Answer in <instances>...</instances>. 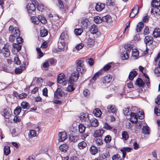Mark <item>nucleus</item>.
Segmentation results:
<instances>
[{
    "label": "nucleus",
    "mask_w": 160,
    "mask_h": 160,
    "mask_svg": "<svg viewBox=\"0 0 160 160\" xmlns=\"http://www.w3.org/2000/svg\"><path fill=\"white\" fill-rule=\"evenodd\" d=\"M125 50L122 54L123 60H126L129 58L128 54L132 48V47L130 44H125L124 46Z\"/></svg>",
    "instance_id": "nucleus-1"
},
{
    "label": "nucleus",
    "mask_w": 160,
    "mask_h": 160,
    "mask_svg": "<svg viewBox=\"0 0 160 160\" xmlns=\"http://www.w3.org/2000/svg\"><path fill=\"white\" fill-rule=\"evenodd\" d=\"M76 68L77 71L81 73H84L86 71L83 61L81 60H77L76 62Z\"/></svg>",
    "instance_id": "nucleus-2"
},
{
    "label": "nucleus",
    "mask_w": 160,
    "mask_h": 160,
    "mask_svg": "<svg viewBox=\"0 0 160 160\" xmlns=\"http://www.w3.org/2000/svg\"><path fill=\"white\" fill-rule=\"evenodd\" d=\"M9 31L11 35L16 37L19 36L20 32L18 28L17 27L14 28L13 26H10L9 28Z\"/></svg>",
    "instance_id": "nucleus-3"
},
{
    "label": "nucleus",
    "mask_w": 160,
    "mask_h": 160,
    "mask_svg": "<svg viewBox=\"0 0 160 160\" xmlns=\"http://www.w3.org/2000/svg\"><path fill=\"white\" fill-rule=\"evenodd\" d=\"M79 73L78 72L72 73L69 78L68 83L72 84L77 81L79 77Z\"/></svg>",
    "instance_id": "nucleus-4"
},
{
    "label": "nucleus",
    "mask_w": 160,
    "mask_h": 160,
    "mask_svg": "<svg viewBox=\"0 0 160 160\" xmlns=\"http://www.w3.org/2000/svg\"><path fill=\"white\" fill-rule=\"evenodd\" d=\"M27 8L29 14H34L36 8L35 5L32 3H29L27 5Z\"/></svg>",
    "instance_id": "nucleus-5"
},
{
    "label": "nucleus",
    "mask_w": 160,
    "mask_h": 160,
    "mask_svg": "<svg viewBox=\"0 0 160 160\" xmlns=\"http://www.w3.org/2000/svg\"><path fill=\"white\" fill-rule=\"evenodd\" d=\"M65 78L64 75L63 74H59L57 78V82L59 84H62V85H65L67 83Z\"/></svg>",
    "instance_id": "nucleus-6"
},
{
    "label": "nucleus",
    "mask_w": 160,
    "mask_h": 160,
    "mask_svg": "<svg viewBox=\"0 0 160 160\" xmlns=\"http://www.w3.org/2000/svg\"><path fill=\"white\" fill-rule=\"evenodd\" d=\"M64 94V92L61 88H58L54 92V98L57 99H59Z\"/></svg>",
    "instance_id": "nucleus-7"
},
{
    "label": "nucleus",
    "mask_w": 160,
    "mask_h": 160,
    "mask_svg": "<svg viewBox=\"0 0 160 160\" xmlns=\"http://www.w3.org/2000/svg\"><path fill=\"white\" fill-rule=\"evenodd\" d=\"M2 51V54L4 57H8L9 56L10 52L8 45L5 44Z\"/></svg>",
    "instance_id": "nucleus-8"
},
{
    "label": "nucleus",
    "mask_w": 160,
    "mask_h": 160,
    "mask_svg": "<svg viewBox=\"0 0 160 160\" xmlns=\"http://www.w3.org/2000/svg\"><path fill=\"white\" fill-rule=\"evenodd\" d=\"M139 7L137 4H136L134 8L132 9V11L129 15L131 18L134 17L138 12Z\"/></svg>",
    "instance_id": "nucleus-9"
},
{
    "label": "nucleus",
    "mask_w": 160,
    "mask_h": 160,
    "mask_svg": "<svg viewBox=\"0 0 160 160\" xmlns=\"http://www.w3.org/2000/svg\"><path fill=\"white\" fill-rule=\"evenodd\" d=\"M58 141L59 142L64 141L67 138V134L64 132H60L58 134Z\"/></svg>",
    "instance_id": "nucleus-10"
},
{
    "label": "nucleus",
    "mask_w": 160,
    "mask_h": 160,
    "mask_svg": "<svg viewBox=\"0 0 160 160\" xmlns=\"http://www.w3.org/2000/svg\"><path fill=\"white\" fill-rule=\"evenodd\" d=\"M130 115L131 117L130 120L131 122L132 123H137L138 122V118L136 113L131 112Z\"/></svg>",
    "instance_id": "nucleus-11"
},
{
    "label": "nucleus",
    "mask_w": 160,
    "mask_h": 160,
    "mask_svg": "<svg viewBox=\"0 0 160 160\" xmlns=\"http://www.w3.org/2000/svg\"><path fill=\"white\" fill-rule=\"evenodd\" d=\"M89 122L91 127H96L99 124L98 120L94 118L90 119Z\"/></svg>",
    "instance_id": "nucleus-12"
},
{
    "label": "nucleus",
    "mask_w": 160,
    "mask_h": 160,
    "mask_svg": "<svg viewBox=\"0 0 160 160\" xmlns=\"http://www.w3.org/2000/svg\"><path fill=\"white\" fill-rule=\"evenodd\" d=\"M153 41V38L150 36H147L145 37L144 39V42L147 45L148 44L149 45L152 44Z\"/></svg>",
    "instance_id": "nucleus-13"
},
{
    "label": "nucleus",
    "mask_w": 160,
    "mask_h": 160,
    "mask_svg": "<svg viewBox=\"0 0 160 160\" xmlns=\"http://www.w3.org/2000/svg\"><path fill=\"white\" fill-rule=\"evenodd\" d=\"M105 8V4L100 2H98L96 4L95 9L98 12L102 11Z\"/></svg>",
    "instance_id": "nucleus-14"
},
{
    "label": "nucleus",
    "mask_w": 160,
    "mask_h": 160,
    "mask_svg": "<svg viewBox=\"0 0 160 160\" xmlns=\"http://www.w3.org/2000/svg\"><path fill=\"white\" fill-rule=\"evenodd\" d=\"M151 5L152 7L158 9V7H160V0H152Z\"/></svg>",
    "instance_id": "nucleus-15"
},
{
    "label": "nucleus",
    "mask_w": 160,
    "mask_h": 160,
    "mask_svg": "<svg viewBox=\"0 0 160 160\" xmlns=\"http://www.w3.org/2000/svg\"><path fill=\"white\" fill-rule=\"evenodd\" d=\"M110 157L109 153L106 152L105 153H103L99 155L98 157L100 160H107V159Z\"/></svg>",
    "instance_id": "nucleus-16"
},
{
    "label": "nucleus",
    "mask_w": 160,
    "mask_h": 160,
    "mask_svg": "<svg viewBox=\"0 0 160 160\" xmlns=\"http://www.w3.org/2000/svg\"><path fill=\"white\" fill-rule=\"evenodd\" d=\"M65 43L64 42L59 40L58 42V48L62 51H63L65 49Z\"/></svg>",
    "instance_id": "nucleus-17"
},
{
    "label": "nucleus",
    "mask_w": 160,
    "mask_h": 160,
    "mask_svg": "<svg viewBox=\"0 0 160 160\" xmlns=\"http://www.w3.org/2000/svg\"><path fill=\"white\" fill-rule=\"evenodd\" d=\"M108 111L109 112L114 113L117 112V109L114 105H109L108 106Z\"/></svg>",
    "instance_id": "nucleus-18"
},
{
    "label": "nucleus",
    "mask_w": 160,
    "mask_h": 160,
    "mask_svg": "<svg viewBox=\"0 0 160 160\" xmlns=\"http://www.w3.org/2000/svg\"><path fill=\"white\" fill-rule=\"evenodd\" d=\"M90 31L92 34L96 33L98 32V28L97 26L95 24L92 25L90 28Z\"/></svg>",
    "instance_id": "nucleus-19"
},
{
    "label": "nucleus",
    "mask_w": 160,
    "mask_h": 160,
    "mask_svg": "<svg viewBox=\"0 0 160 160\" xmlns=\"http://www.w3.org/2000/svg\"><path fill=\"white\" fill-rule=\"evenodd\" d=\"M104 132V131L103 129H100L96 131L95 132L94 136L95 137H101Z\"/></svg>",
    "instance_id": "nucleus-20"
},
{
    "label": "nucleus",
    "mask_w": 160,
    "mask_h": 160,
    "mask_svg": "<svg viewBox=\"0 0 160 160\" xmlns=\"http://www.w3.org/2000/svg\"><path fill=\"white\" fill-rule=\"evenodd\" d=\"M4 116L6 118H8L11 115V111L9 108L5 109L3 110Z\"/></svg>",
    "instance_id": "nucleus-21"
},
{
    "label": "nucleus",
    "mask_w": 160,
    "mask_h": 160,
    "mask_svg": "<svg viewBox=\"0 0 160 160\" xmlns=\"http://www.w3.org/2000/svg\"><path fill=\"white\" fill-rule=\"evenodd\" d=\"M135 84L139 87H143L144 86L145 83L140 78H138L136 81Z\"/></svg>",
    "instance_id": "nucleus-22"
},
{
    "label": "nucleus",
    "mask_w": 160,
    "mask_h": 160,
    "mask_svg": "<svg viewBox=\"0 0 160 160\" xmlns=\"http://www.w3.org/2000/svg\"><path fill=\"white\" fill-rule=\"evenodd\" d=\"M69 140L71 142H78V141L79 140V138L78 136H74L71 135H69Z\"/></svg>",
    "instance_id": "nucleus-23"
},
{
    "label": "nucleus",
    "mask_w": 160,
    "mask_h": 160,
    "mask_svg": "<svg viewBox=\"0 0 160 160\" xmlns=\"http://www.w3.org/2000/svg\"><path fill=\"white\" fill-rule=\"evenodd\" d=\"M144 27V24L142 22L138 23L137 26L136 31L137 32H141Z\"/></svg>",
    "instance_id": "nucleus-24"
},
{
    "label": "nucleus",
    "mask_w": 160,
    "mask_h": 160,
    "mask_svg": "<svg viewBox=\"0 0 160 160\" xmlns=\"http://www.w3.org/2000/svg\"><path fill=\"white\" fill-rule=\"evenodd\" d=\"M80 119L82 121H86L89 120L88 113H83L80 117Z\"/></svg>",
    "instance_id": "nucleus-25"
},
{
    "label": "nucleus",
    "mask_w": 160,
    "mask_h": 160,
    "mask_svg": "<svg viewBox=\"0 0 160 160\" xmlns=\"http://www.w3.org/2000/svg\"><path fill=\"white\" fill-rule=\"evenodd\" d=\"M137 75V73L135 71H131L128 76V79L130 80H132Z\"/></svg>",
    "instance_id": "nucleus-26"
},
{
    "label": "nucleus",
    "mask_w": 160,
    "mask_h": 160,
    "mask_svg": "<svg viewBox=\"0 0 160 160\" xmlns=\"http://www.w3.org/2000/svg\"><path fill=\"white\" fill-rule=\"evenodd\" d=\"M20 68H16L15 70V72L16 74H20L22 72V71L25 70V65L22 66H20Z\"/></svg>",
    "instance_id": "nucleus-27"
},
{
    "label": "nucleus",
    "mask_w": 160,
    "mask_h": 160,
    "mask_svg": "<svg viewBox=\"0 0 160 160\" xmlns=\"http://www.w3.org/2000/svg\"><path fill=\"white\" fill-rule=\"evenodd\" d=\"M152 34L155 38L159 37L160 36V29L159 28H155Z\"/></svg>",
    "instance_id": "nucleus-28"
},
{
    "label": "nucleus",
    "mask_w": 160,
    "mask_h": 160,
    "mask_svg": "<svg viewBox=\"0 0 160 160\" xmlns=\"http://www.w3.org/2000/svg\"><path fill=\"white\" fill-rule=\"evenodd\" d=\"M4 153L6 156H7L10 154L11 151L10 147L8 146H5L4 148Z\"/></svg>",
    "instance_id": "nucleus-29"
},
{
    "label": "nucleus",
    "mask_w": 160,
    "mask_h": 160,
    "mask_svg": "<svg viewBox=\"0 0 160 160\" xmlns=\"http://www.w3.org/2000/svg\"><path fill=\"white\" fill-rule=\"evenodd\" d=\"M79 132L81 133H83L84 132L86 128V127L82 124H80L78 126Z\"/></svg>",
    "instance_id": "nucleus-30"
},
{
    "label": "nucleus",
    "mask_w": 160,
    "mask_h": 160,
    "mask_svg": "<svg viewBox=\"0 0 160 160\" xmlns=\"http://www.w3.org/2000/svg\"><path fill=\"white\" fill-rule=\"evenodd\" d=\"M68 146L66 144H63L59 146V149L62 152H66L68 149Z\"/></svg>",
    "instance_id": "nucleus-31"
},
{
    "label": "nucleus",
    "mask_w": 160,
    "mask_h": 160,
    "mask_svg": "<svg viewBox=\"0 0 160 160\" xmlns=\"http://www.w3.org/2000/svg\"><path fill=\"white\" fill-rule=\"evenodd\" d=\"M102 22H111V18L109 15H107L103 17L102 18Z\"/></svg>",
    "instance_id": "nucleus-32"
},
{
    "label": "nucleus",
    "mask_w": 160,
    "mask_h": 160,
    "mask_svg": "<svg viewBox=\"0 0 160 160\" xmlns=\"http://www.w3.org/2000/svg\"><path fill=\"white\" fill-rule=\"evenodd\" d=\"M93 113L97 117H99L101 116L102 112L101 110L98 108H95L93 111Z\"/></svg>",
    "instance_id": "nucleus-33"
},
{
    "label": "nucleus",
    "mask_w": 160,
    "mask_h": 160,
    "mask_svg": "<svg viewBox=\"0 0 160 160\" xmlns=\"http://www.w3.org/2000/svg\"><path fill=\"white\" fill-rule=\"evenodd\" d=\"M90 151L92 155H94L97 153L98 149L96 147L92 146L90 148Z\"/></svg>",
    "instance_id": "nucleus-34"
},
{
    "label": "nucleus",
    "mask_w": 160,
    "mask_h": 160,
    "mask_svg": "<svg viewBox=\"0 0 160 160\" xmlns=\"http://www.w3.org/2000/svg\"><path fill=\"white\" fill-rule=\"evenodd\" d=\"M21 108L24 109H28L30 107L29 104L26 101L22 102L21 103Z\"/></svg>",
    "instance_id": "nucleus-35"
},
{
    "label": "nucleus",
    "mask_w": 160,
    "mask_h": 160,
    "mask_svg": "<svg viewBox=\"0 0 160 160\" xmlns=\"http://www.w3.org/2000/svg\"><path fill=\"white\" fill-rule=\"evenodd\" d=\"M87 146V144L84 141H82L78 144V147L80 149H83Z\"/></svg>",
    "instance_id": "nucleus-36"
},
{
    "label": "nucleus",
    "mask_w": 160,
    "mask_h": 160,
    "mask_svg": "<svg viewBox=\"0 0 160 160\" xmlns=\"http://www.w3.org/2000/svg\"><path fill=\"white\" fill-rule=\"evenodd\" d=\"M12 46L13 48L16 49L17 51H20L22 48V45H20V44L13 43L12 44Z\"/></svg>",
    "instance_id": "nucleus-37"
},
{
    "label": "nucleus",
    "mask_w": 160,
    "mask_h": 160,
    "mask_svg": "<svg viewBox=\"0 0 160 160\" xmlns=\"http://www.w3.org/2000/svg\"><path fill=\"white\" fill-rule=\"evenodd\" d=\"M104 79L107 80L106 83H107V86H109L110 84V82L111 80L112 77L111 75H108L104 77Z\"/></svg>",
    "instance_id": "nucleus-38"
},
{
    "label": "nucleus",
    "mask_w": 160,
    "mask_h": 160,
    "mask_svg": "<svg viewBox=\"0 0 160 160\" xmlns=\"http://www.w3.org/2000/svg\"><path fill=\"white\" fill-rule=\"evenodd\" d=\"M32 22H33L34 24H38L39 23V20L38 17H32L31 18Z\"/></svg>",
    "instance_id": "nucleus-39"
},
{
    "label": "nucleus",
    "mask_w": 160,
    "mask_h": 160,
    "mask_svg": "<svg viewBox=\"0 0 160 160\" xmlns=\"http://www.w3.org/2000/svg\"><path fill=\"white\" fill-rule=\"evenodd\" d=\"M39 22L43 24H45L47 22V20L42 15L38 16Z\"/></svg>",
    "instance_id": "nucleus-40"
},
{
    "label": "nucleus",
    "mask_w": 160,
    "mask_h": 160,
    "mask_svg": "<svg viewBox=\"0 0 160 160\" xmlns=\"http://www.w3.org/2000/svg\"><path fill=\"white\" fill-rule=\"evenodd\" d=\"M142 133L144 134H148L149 133V128L146 126H143L142 128Z\"/></svg>",
    "instance_id": "nucleus-41"
},
{
    "label": "nucleus",
    "mask_w": 160,
    "mask_h": 160,
    "mask_svg": "<svg viewBox=\"0 0 160 160\" xmlns=\"http://www.w3.org/2000/svg\"><path fill=\"white\" fill-rule=\"evenodd\" d=\"M82 32V29L81 28L75 29L74 30V33L77 36L81 35Z\"/></svg>",
    "instance_id": "nucleus-42"
},
{
    "label": "nucleus",
    "mask_w": 160,
    "mask_h": 160,
    "mask_svg": "<svg viewBox=\"0 0 160 160\" xmlns=\"http://www.w3.org/2000/svg\"><path fill=\"white\" fill-rule=\"evenodd\" d=\"M40 34L41 37H44L48 35V31L45 29H42L41 30Z\"/></svg>",
    "instance_id": "nucleus-43"
},
{
    "label": "nucleus",
    "mask_w": 160,
    "mask_h": 160,
    "mask_svg": "<svg viewBox=\"0 0 160 160\" xmlns=\"http://www.w3.org/2000/svg\"><path fill=\"white\" fill-rule=\"evenodd\" d=\"M94 20L95 23L97 24L101 23L102 22V18L98 16L95 17Z\"/></svg>",
    "instance_id": "nucleus-44"
},
{
    "label": "nucleus",
    "mask_w": 160,
    "mask_h": 160,
    "mask_svg": "<svg viewBox=\"0 0 160 160\" xmlns=\"http://www.w3.org/2000/svg\"><path fill=\"white\" fill-rule=\"evenodd\" d=\"M122 135L123 139L124 140H127L129 138L128 134L127 132H122Z\"/></svg>",
    "instance_id": "nucleus-45"
},
{
    "label": "nucleus",
    "mask_w": 160,
    "mask_h": 160,
    "mask_svg": "<svg viewBox=\"0 0 160 160\" xmlns=\"http://www.w3.org/2000/svg\"><path fill=\"white\" fill-rule=\"evenodd\" d=\"M21 110V108L20 106H17L14 110V114L16 116L19 115Z\"/></svg>",
    "instance_id": "nucleus-46"
},
{
    "label": "nucleus",
    "mask_w": 160,
    "mask_h": 160,
    "mask_svg": "<svg viewBox=\"0 0 160 160\" xmlns=\"http://www.w3.org/2000/svg\"><path fill=\"white\" fill-rule=\"evenodd\" d=\"M111 64V63H109L106 65L103 68L101 69V70L102 71V70H103L105 71L108 70L111 67L110 65Z\"/></svg>",
    "instance_id": "nucleus-47"
},
{
    "label": "nucleus",
    "mask_w": 160,
    "mask_h": 160,
    "mask_svg": "<svg viewBox=\"0 0 160 160\" xmlns=\"http://www.w3.org/2000/svg\"><path fill=\"white\" fill-rule=\"evenodd\" d=\"M88 20L86 19H83L81 22L82 26L83 27H87Z\"/></svg>",
    "instance_id": "nucleus-48"
},
{
    "label": "nucleus",
    "mask_w": 160,
    "mask_h": 160,
    "mask_svg": "<svg viewBox=\"0 0 160 160\" xmlns=\"http://www.w3.org/2000/svg\"><path fill=\"white\" fill-rule=\"evenodd\" d=\"M154 72L156 76H160V67L156 68L154 69Z\"/></svg>",
    "instance_id": "nucleus-49"
},
{
    "label": "nucleus",
    "mask_w": 160,
    "mask_h": 160,
    "mask_svg": "<svg viewBox=\"0 0 160 160\" xmlns=\"http://www.w3.org/2000/svg\"><path fill=\"white\" fill-rule=\"evenodd\" d=\"M57 1L59 4V8L61 10L63 9H64V6L62 1L61 0H57Z\"/></svg>",
    "instance_id": "nucleus-50"
},
{
    "label": "nucleus",
    "mask_w": 160,
    "mask_h": 160,
    "mask_svg": "<svg viewBox=\"0 0 160 160\" xmlns=\"http://www.w3.org/2000/svg\"><path fill=\"white\" fill-rule=\"evenodd\" d=\"M94 40L92 38H89L87 40V44L88 45L92 46L94 45Z\"/></svg>",
    "instance_id": "nucleus-51"
},
{
    "label": "nucleus",
    "mask_w": 160,
    "mask_h": 160,
    "mask_svg": "<svg viewBox=\"0 0 160 160\" xmlns=\"http://www.w3.org/2000/svg\"><path fill=\"white\" fill-rule=\"evenodd\" d=\"M123 113L125 115L128 116L130 115V112H129V108H125L123 109Z\"/></svg>",
    "instance_id": "nucleus-52"
},
{
    "label": "nucleus",
    "mask_w": 160,
    "mask_h": 160,
    "mask_svg": "<svg viewBox=\"0 0 160 160\" xmlns=\"http://www.w3.org/2000/svg\"><path fill=\"white\" fill-rule=\"evenodd\" d=\"M69 84H70V85H68V87L67 88V91L69 92H72V91H74L75 89L73 87V85L74 83H73L72 84L71 83Z\"/></svg>",
    "instance_id": "nucleus-53"
},
{
    "label": "nucleus",
    "mask_w": 160,
    "mask_h": 160,
    "mask_svg": "<svg viewBox=\"0 0 160 160\" xmlns=\"http://www.w3.org/2000/svg\"><path fill=\"white\" fill-rule=\"evenodd\" d=\"M102 73L100 72H98L94 74V76L92 77V79L95 80L98 77L99 75H101Z\"/></svg>",
    "instance_id": "nucleus-54"
},
{
    "label": "nucleus",
    "mask_w": 160,
    "mask_h": 160,
    "mask_svg": "<svg viewBox=\"0 0 160 160\" xmlns=\"http://www.w3.org/2000/svg\"><path fill=\"white\" fill-rule=\"evenodd\" d=\"M111 140V137L109 135H108L106 136L104 140L105 142L107 143H109Z\"/></svg>",
    "instance_id": "nucleus-55"
},
{
    "label": "nucleus",
    "mask_w": 160,
    "mask_h": 160,
    "mask_svg": "<svg viewBox=\"0 0 160 160\" xmlns=\"http://www.w3.org/2000/svg\"><path fill=\"white\" fill-rule=\"evenodd\" d=\"M112 159L113 160H121L120 156L118 154L113 155L112 157Z\"/></svg>",
    "instance_id": "nucleus-56"
},
{
    "label": "nucleus",
    "mask_w": 160,
    "mask_h": 160,
    "mask_svg": "<svg viewBox=\"0 0 160 160\" xmlns=\"http://www.w3.org/2000/svg\"><path fill=\"white\" fill-rule=\"evenodd\" d=\"M139 55V52L137 49L132 50V55L133 57H136Z\"/></svg>",
    "instance_id": "nucleus-57"
},
{
    "label": "nucleus",
    "mask_w": 160,
    "mask_h": 160,
    "mask_svg": "<svg viewBox=\"0 0 160 160\" xmlns=\"http://www.w3.org/2000/svg\"><path fill=\"white\" fill-rule=\"evenodd\" d=\"M16 38V37L12 35H10L9 37V42H13Z\"/></svg>",
    "instance_id": "nucleus-58"
},
{
    "label": "nucleus",
    "mask_w": 160,
    "mask_h": 160,
    "mask_svg": "<svg viewBox=\"0 0 160 160\" xmlns=\"http://www.w3.org/2000/svg\"><path fill=\"white\" fill-rule=\"evenodd\" d=\"M14 62L16 64L18 65L20 63V61L17 56H15L14 58Z\"/></svg>",
    "instance_id": "nucleus-59"
},
{
    "label": "nucleus",
    "mask_w": 160,
    "mask_h": 160,
    "mask_svg": "<svg viewBox=\"0 0 160 160\" xmlns=\"http://www.w3.org/2000/svg\"><path fill=\"white\" fill-rule=\"evenodd\" d=\"M103 128L107 130H110L112 128L111 127V126L109 125L108 123H105L104 124Z\"/></svg>",
    "instance_id": "nucleus-60"
},
{
    "label": "nucleus",
    "mask_w": 160,
    "mask_h": 160,
    "mask_svg": "<svg viewBox=\"0 0 160 160\" xmlns=\"http://www.w3.org/2000/svg\"><path fill=\"white\" fill-rule=\"evenodd\" d=\"M16 39L17 42L18 44H21L23 42V39L21 37H19V36L16 37Z\"/></svg>",
    "instance_id": "nucleus-61"
},
{
    "label": "nucleus",
    "mask_w": 160,
    "mask_h": 160,
    "mask_svg": "<svg viewBox=\"0 0 160 160\" xmlns=\"http://www.w3.org/2000/svg\"><path fill=\"white\" fill-rule=\"evenodd\" d=\"M95 142L96 144L98 145H101L102 144V140L100 138L96 139Z\"/></svg>",
    "instance_id": "nucleus-62"
},
{
    "label": "nucleus",
    "mask_w": 160,
    "mask_h": 160,
    "mask_svg": "<svg viewBox=\"0 0 160 160\" xmlns=\"http://www.w3.org/2000/svg\"><path fill=\"white\" fill-rule=\"evenodd\" d=\"M27 94L25 93H22L18 95V97L20 99H23L26 97Z\"/></svg>",
    "instance_id": "nucleus-63"
},
{
    "label": "nucleus",
    "mask_w": 160,
    "mask_h": 160,
    "mask_svg": "<svg viewBox=\"0 0 160 160\" xmlns=\"http://www.w3.org/2000/svg\"><path fill=\"white\" fill-rule=\"evenodd\" d=\"M66 38V35L65 33H62L60 36L59 40H60L61 41L64 40Z\"/></svg>",
    "instance_id": "nucleus-64"
}]
</instances>
